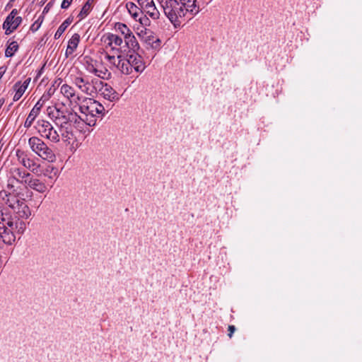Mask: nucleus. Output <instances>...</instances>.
<instances>
[{
    "instance_id": "nucleus-1",
    "label": "nucleus",
    "mask_w": 362,
    "mask_h": 362,
    "mask_svg": "<svg viewBox=\"0 0 362 362\" xmlns=\"http://www.w3.org/2000/svg\"><path fill=\"white\" fill-rule=\"evenodd\" d=\"M163 8L165 16L177 28L188 15L195 16L199 12L196 0H157Z\"/></svg>"
},
{
    "instance_id": "nucleus-3",
    "label": "nucleus",
    "mask_w": 362,
    "mask_h": 362,
    "mask_svg": "<svg viewBox=\"0 0 362 362\" xmlns=\"http://www.w3.org/2000/svg\"><path fill=\"white\" fill-rule=\"evenodd\" d=\"M0 221V248L4 244L11 245L16 241V235L14 230L17 229L18 233L21 234L26 228V224L23 221L18 218L16 221H13L11 217H6L4 214L1 212Z\"/></svg>"
},
{
    "instance_id": "nucleus-21",
    "label": "nucleus",
    "mask_w": 362,
    "mask_h": 362,
    "mask_svg": "<svg viewBox=\"0 0 362 362\" xmlns=\"http://www.w3.org/2000/svg\"><path fill=\"white\" fill-rule=\"evenodd\" d=\"M124 42L126 44V46L129 49V52H136L139 51L140 46L139 44L136 39L135 36L132 33L131 35H129L127 37L124 39Z\"/></svg>"
},
{
    "instance_id": "nucleus-27",
    "label": "nucleus",
    "mask_w": 362,
    "mask_h": 362,
    "mask_svg": "<svg viewBox=\"0 0 362 362\" xmlns=\"http://www.w3.org/2000/svg\"><path fill=\"white\" fill-rule=\"evenodd\" d=\"M71 22L72 19L71 18H68L67 19H66L58 28L57 32L54 34V38H59L64 33V32L66 30L67 27L71 23Z\"/></svg>"
},
{
    "instance_id": "nucleus-4",
    "label": "nucleus",
    "mask_w": 362,
    "mask_h": 362,
    "mask_svg": "<svg viewBox=\"0 0 362 362\" xmlns=\"http://www.w3.org/2000/svg\"><path fill=\"white\" fill-rule=\"evenodd\" d=\"M0 197L13 210L18 218L28 219L31 216V210L25 199L21 198L18 193L1 191Z\"/></svg>"
},
{
    "instance_id": "nucleus-35",
    "label": "nucleus",
    "mask_w": 362,
    "mask_h": 362,
    "mask_svg": "<svg viewBox=\"0 0 362 362\" xmlns=\"http://www.w3.org/2000/svg\"><path fill=\"white\" fill-rule=\"evenodd\" d=\"M49 98H50L49 95H47L46 93H44L37 103H41L42 107L44 105L46 101H47Z\"/></svg>"
},
{
    "instance_id": "nucleus-39",
    "label": "nucleus",
    "mask_w": 362,
    "mask_h": 362,
    "mask_svg": "<svg viewBox=\"0 0 362 362\" xmlns=\"http://www.w3.org/2000/svg\"><path fill=\"white\" fill-rule=\"evenodd\" d=\"M35 24H36V23H35L34 24L32 25L31 29L35 30H37L38 29L40 25H37Z\"/></svg>"
},
{
    "instance_id": "nucleus-24",
    "label": "nucleus",
    "mask_w": 362,
    "mask_h": 362,
    "mask_svg": "<svg viewBox=\"0 0 362 362\" xmlns=\"http://www.w3.org/2000/svg\"><path fill=\"white\" fill-rule=\"evenodd\" d=\"M146 13L153 20L158 19L160 16V11L156 7L154 2L144 8L143 10V13Z\"/></svg>"
},
{
    "instance_id": "nucleus-23",
    "label": "nucleus",
    "mask_w": 362,
    "mask_h": 362,
    "mask_svg": "<svg viewBox=\"0 0 362 362\" xmlns=\"http://www.w3.org/2000/svg\"><path fill=\"white\" fill-rule=\"evenodd\" d=\"M126 7H127L129 14L132 16V18L135 21H137V18H139V16L143 15L142 8L140 6L138 7L133 2L127 3Z\"/></svg>"
},
{
    "instance_id": "nucleus-16",
    "label": "nucleus",
    "mask_w": 362,
    "mask_h": 362,
    "mask_svg": "<svg viewBox=\"0 0 362 362\" xmlns=\"http://www.w3.org/2000/svg\"><path fill=\"white\" fill-rule=\"evenodd\" d=\"M12 177L16 182L26 187V183L30 180L32 175L20 168H15L12 170Z\"/></svg>"
},
{
    "instance_id": "nucleus-28",
    "label": "nucleus",
    "mask_w": 362,
    "mask_h": 362,
    "mask_svg": "<svg viewBox=\"0 0 362 362\" xmlns=\"http://www.w3.org/2000/svg\"><path fill=\"white\" fill-rule=\"evenodd\" d=\"M18 49V45L17 42L13 41L11 42L6 49L5 56L6 57H11L13 56L16 52Z\"/></svg>"
},
{
    "instance_id": "nucleus-41",
    "label": "nucleus",
    "mask_w": 362,
    "mask_h": 362,
    "mask_svg": "<svg viewBox=\"0 0 362 362\" xmlns=\"http://www.w3.org/2000/svg\"><path fill=\"white\" fill-rule=\"evenodd\" d=\"M49 4H48L45 6V8H44L43 13H45V12H47V10H48V8H47V7H48Z\"/></svg>"
},
{
    "instance_id": "nucleus-5",
    "label": "nucleus",
    "mask_w": 362,
    "mask_h": 362,
    "mask_svg": "<svg viewBox=\"0 0 362 362\" xmlns=\"http://www.w3.org/2000/svg\"><path fill=\"white\" fill-rule=\"evenodd\" d=\"M28 145L32 151L43 160L49 162H54L56 160L54 151L39 137H30L28 139Z\"/></svg>"
},
{
    "instance_id": "nucleus-13",
    "label": "nucleus",
    "mask_w": 362,
    "mask_h": 362,
    "mask_svg": "<svg viewBox=\"0 0 362 362\" xmlns=\"http://www.w3.org/2000/svg\"><path fill=\"white\" fill-rule=\"evenodd\" d=\"M98 92L103 97L104 99L110 102L117 101L119 99L117 92L107 83L101 81V84L98 88Z\"/></svg>"
},
{
    "instance_id": "nucleus-14",
    "label": "nucleus",
    "mask_w": 362,
    "mask_h": 362,
    "mask_svg": "<svg viewBox=\"0 0 362 362\" xmlns=\"http://www.w3.org/2000/svg\"><path fill=\"white\" fill-rule=\"evenodd\" d=\"M127 58L129 62L132 69H134L136 72H142L145 69V65L142 57L136 52L127 54Z\"/></svg>"
},
{
    "instance_id": "nucleus-9",
    "label": "nucleus",
    "mask_w": 362,
    "mask_h": 362,
    "mask_svg": "<svg viewBox=\"0 0 362 362\" xmlns=\"http://www.w3.org/2000/svg\"><path fill=\"white\" fill-rule=\"evenodd\" d=\"M16 156L18 163L25 168L30 170L33 173L37 172L40 165L35 163L33 159L30 158L25 151L17 149L16 151Z\"/></svg>"
},
{
    "instance_id": "nucleus-40",
    "label": "nucleus",
    "mask_w": 362,
    "mask_h": 362,
    "mask_svg": "<svg viewBox=\"0 0 362 362\" xmlns=\"http://www.w3.org/2000/svg\"><path fill=\"white\" fill-rule=\"evenodd\" d=\"M53 93H54V90H52V88H49L46 94L49 95V98H50Z\"/></svg>"
},
{
    "instance_id": "nucleus-8",
    "label": "nucleus",
    "mask_w": 362,
    "mask_h": 362,
    "mask_svg": "<svg viewBox=\"0 0 362 362\" xmlns=\"http://www.w3.org/2000/svg\"><path fill=\"white\" fill-rule=\"evenodd\" d=\"M105 58L108 62L115 66L123 74L129 75L132 72L129 62L127 57H124L122 54L117 57L107 54Z\"/></svg>"
},
{
    "instance_id": "nucleus-6",
    "label": "nucleus",
    "mask_w": 362,
    "mask_h": 362,
    "mask_svg": "<svg viewBox=\"0 0 362 362\" xmlns=\"http://www.w3.org/2000/svg\"><path fill=\"white\" fill-rule=\"evenodd\" d=\"M55 117V123L59 126L62 130L66 128L67 126H73L75 128H83L80 124V117L76 112L70 110H61L57 109Z\"/></svg>"
},
{
    "instance_id": "nucleus-38",
    "label": "nucleus",
    "mask_w": 362,
    "mask_h": 362,
    "mask_svg": "<svg viewBox=\"0 0 362 362\" xmlns=\"http://www.w3.org/2000/svg\"><path fill=\"white\" fill-rule=\"evenodd\" d=\"M35 24H36V23H35L34 24L32 25L31 29L35 30H37L38 29L40 25H37Z\"/></svg>"
},
{
    "instance_id": "nucleus-36",
    "label": "nucleus",
    "mask_w": 362,
    "mask_h": 362,
    "mask_svg": "<svg viewBox=\"0 0 362 362\" xmlns=\"http://www.w3.org/2000/svg\"><path fill=\"white\" fill-rule=\"evenodd\" d=\"M73 0H64L62 3L61 7L63 9H66L71 5Z\"/></svg>"
},
{
    "instance_id": "nucleus-20",
    "label": "nucleus",
    "mask_w": 362,
    "mask_h": 362,
    "mask_svg": "<svg viewBox=\"0 0 362 362\" xmlns=\"http://www.w3.org/2000/svg\"><path fill=\"white\" fill-rule=\"evenodd\" d=\"M42 109V103H37L33 108L31 110L30 112L29 113L28 117L26 118L24 127L25 128H29L32 126L33 122L36 119V117L38 116V115L40 112V110Z\"/></svg>"
},
{
    "instance_id": "nucleus-17",
    "label": "nucleus",
    "mask_w": 362,
    "mask_h": 362,
    "mask_svg": "<svg viewBox=\"0 0 362 362\" xmlns=\"http://www.w3.org/2000/svg\"><path fill=\"white\" fill-rule=\"evenodd\" d=\"M26 183V188H30L39 193H45L47 190V187L42 180L31 176L28 182Z\"/></svg>"
},
{
    "instance_id": "nucleus-10",
    "label": "nucleus",
    "mask_w": 362,
    "mask_h": 362,
    "mask_svg": "<svg viewBox=\"0 0 362 362\" xmlns=\"http://www.w3.org/2000/svg\"><path fill=\"white\" fill-rule=\"evenodd\" d=\"M17 13L18 11L16 9H13L4 21L3 28L6 29V35L12 33L21 24L22 18L20 16L16 17Z\"/></svg>"
},
{
    "instance_id": "nucleus-2",
    "label": "nucleus",
    "mask_w": 362,
    "mask_h": 362,
    "mask_svg": "<svg viewBox=\"0 0 362 362\" xmlns=\"http://www.w3.org/2000/svg\"><path fill=\"white\" fill-rule=\"evenodd\" d=\"M78 105L81 112L80 124L82 127L84 124L89 127L95 126L98 115H103L105 112L104 106L93 98H82Z\"/></svg>"
},
{
    "instance_id": "nucleus-12",
    "label": "nucleus",
    "mask_w": 362,
    "mask_h": 362,
    "mask_svg": "<svg viewBox=\"0 0 362 362\" xmlns=\"http://www.w3.org/2000/svg\"><path fill=\"white\" fill-rule=\"evenodd\" d=\"M139 36L141 38V40L151 48L153 49H158L160 48L161 41L158 37L154 35L151 30L147 29L141 30L139 33Z\"/></svg>"
},
{
    "instance_id": "nucleus-22",
    "label": "nucleus",
    "mask_w": 362,
    "mask_h": 362,
    "mask_svg": "<svg viewBox=\"0 0 362 362\" xmlns=\"http://www.w3.org/2000/svg\"><path fill=\"white\" fill-rule=\"evenodd\" d=\"M80 35L78 33L74 34L68 42V46L66 50V54L67 56L74 53L78 47Z\"/></svg>"
},
{
    "instance_id": "nucleus-31",
    "label": "nucleus",
    "mask_w": 362,
    "mask_h": 362,
    "mask_svg": "<svg viewBox=\"0 0 362 362\" xmlns=\"http://www.w3.org/2000/svg\"><path fill=\"white\" fill-rule=\"evenodd\" d=\"M15 182H16V180L12 177L11 178H9L8 180L6 189H4L3 191H8V192H11L13 193H16V189H15V185H14Z\"/></svg>"
},
{
    "instance_id": "nucleus-19",
    "label": "nucleus",
    "mask_w": 362,
    "mask_h": 362,
    "mask_svg": "<svg viewBox=\"0 0 362 362\" xmlns=\"http://www.w3.org/2000/svg\"><path fill=\"white\" fill-rule=\"evenodd\" d=\"M104 42H106L108 46L111 47L112 50L119 52V49L117 48V47L120 46L122 44L123 40L122 37L117 35L108 33L105 37Z\"/></svg>"
},
{
    "instance_id": "nucleus-26",
    "label": "nucleus",
    "mask_w": 362,
    "mask_h": 362,
    "mask_svg": "<svg viewBox=\"0 0 362 362\" xmlns=\"http://www.w3.org/2000/svg\"><path fill=\"white\" fill-rule=\"evenodd\" d=\"M115 29L124 36V39L132 33L127 25L122 23H116Z\"/></svg>"
},
{
    "instance_id": "nucleus-15",
    "label": "nucleus",
    "mask_w": 362,
    "mask_h": 362,
    "mask_svg": "<svg viewBox=\"0 0 362 362\" xmlns=\"http://www.w3.org/2000/svg\"><path fill=\"white\" fill-rule=\"evenodd\" d=\"M100 84V79L93 78L90 81L87 79L80 90L88 95L93 96L98 93V88Z\"/></svg>"
},
{
    "instance_id": "nucleus-32",
    "label": "nucleus",
    "mask_w": 362,
    "mask_h": 362,
    "mask_svg": "<svg viewBox=\"0 0 362 362\" xmlns=\"http://www.w3.org/2000/svg\"><path fill=\"white\" fill-rule=\"evenodd\" d=\"M137 2L139 5V6L144 10L146 7H148L149 5L153 4L154 1L153 0H137Z\"/></svg>"
},
{
    "instance_id": "nucleus-37",
    "label": "nucleus",
    "mask_w": 362,
    "mask_h": 362,
    "mask_svg": "<svg viewBox=\"0 0 362 362\" xmlns=\"http://www.w3.org/2000/svg\"><path fill=\"white\" fill-rule=\"evenodd\" d=\"M235 327L234 325H229L228 326V337L229 338H231L233 337V333L235 332Z\"/></svg>"
},
{
    "instance_id": "nucleus-30",
    "label": "nucleus",
    "mask_w": 362,
    "mask_h": 362,
    "mask_svg": "<svg viewBox=\"0 0 362 362\" xmlns=\"http://www.w3.org/2000/svg\"><path fill=\"white\" fill-rule=\"evenodd\" d=\"M87 79L81 77V76H76L73 80V83L79 89L81 90V88L83 87V85L86 82Z\"/></svg>"
},
{
    "instance_id": "nucleus-11",
    "label": "nucleus",
    "mask_w": 362,
    "mask_h": 362,
    "mask_svg": "<svg viewBox=\"0 0 362 362\" xmlns=\"http://www.w3.org/2000/svg\"><path fill=\"white\" fill-rule=\"evenodd\" d=\"M60 93L68 100L71 105H79L83 98L76 93L75 89L72 86L66 83L61 86Z\"/></svg>"
},
{
    "instance_id": "nucleus-7",
    "label": "nucleus",
    "mask_w": 362,
    "mask_h": 362,
    "mask_svg": "<svg viewBox=\"0 0 362 362\" xmlns=\"http://www.w3.org/2000/svg\"><path fill=\"white\" fill-rule=\"evenodd\" d=\"M35 128L42 137H45L54 143L59 142V134L49 122L45 119H39L37 122Z\"/></svg>"
},
{
    "instance_id": "nucleus-34",
    "label": "nucleus",
    "mask_w": 362,
    "mask_h": 362,
    "mask_svg": "<svg viewBox=\"0 0 362 362\" xmlns=\"http://www.w3.org/2000/svg\"><path fill=\"white\" fill-rule=\"evenodd\" d=\"M92 72L97 76L104 78L105 76L107 73V70L105 69V71H103V70H98L97 69H94Z\"/></svg>"
},
{
    "instance_id": "nucleus-29",
    "label": "nucleus",
    "mask_w": 362,
    "mask_h": 362,
    "mask_svg": "<svg viewBox=\"0 0 362 362\" xmlns=\"http://www.w3.org/2000/svg\"><path fill=\"white\" fill-rule=\"evenodd\" d=\"M71 127L72 126H67V127L64 128L63 130H62V129H60L62 136L65 141H67L68 140H69L71 139L70 134H71Z\"/></svg>"
},
{
    "instance_id": "nucleus-18",
    "label": "nucleus",
    "mask_w": 362,
    "mask_h": 362,
    "mask_svg": "<svg viewBox=\"0 0 362 362\" xmlns=\"http://www.w3.org/2000/svg\"><path fill=\"white\" fill-rule=\"evenodd\" d=\"M30 81L31 78H27L23 83L18 81L14 84L13 88L16 93L13 98V101H18L22 97Z\"/></svg>"
},
{
    "instance_id": "nucleus-33",
    "label": "nucleus",
    "mask_w": 362,
    "mask_h": 362,
    "mask_svg": "<svg viewBox=\"0 0 362 362\" xmlns=\"http://www.w3.org/2000/svg\"><path fill=\"white\" fill-rule=\"evenodd\" d=\"M136 21H139L141 25L144 26H148L150 25V21L146 16H139V17L137 18Z\"/></svg>"
},
{
    "instance_id": "nucleus-25",
    "label": "nucleus",
    "mask_w": 362,
    "mask_h": 362,
    "mask_svg": "<svg viewBox=\"0 0 362 362\" xmlns=\"http://www.w3.org/2000/svg\"><path fill=\"white\" fill-rule=\"evenodd\" d=\"M93 3V0H88L86 4L83 6L80 13L78 15V17L79 18V21L83 19L85 17H86L88 13H90L91 8H92V4Z\"/></svg>"
}]
</instances>
